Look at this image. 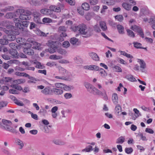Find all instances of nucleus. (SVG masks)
Segmentation results:
<instances>
[{
  "instance_id": "f257e3e1",
  "label": "nucleus",
  "mask_w": 155,
  "mask_h": 155,
  "mask_svg": "<svg viewBox=\"0 0 155 155\" xmlns=\"http://www.w3.org/2000/svg\"><path fill=\"white\" fill-rule=\"evenodd\" d=\"M6 29H4L3 31L6 33V36L7 37L6 38L8 39V41L15 40L16 38L15 35L18 33V32L13 30L16 29H14V27L13 26L10 25H6Z\"/></svg>"
},
{
  "instance_id": "f03ea898",
  "label": "nucleus",
  "mask_w": 155,
  "mask_h": 155,
  "mask_svg": "<svg viewBox=\"0 0 155 155\" xmlns=\"http://www.w3.org/2000/svg\"><path fill=\"white\" fill-rule=\"evenodd\" d=\"M15 13L20 14L19 17L20 19L24 20H28L30 18V16L31 15V12L28 10L23 9H17Z\"/></svg>"
},
{
  "instance_id": "7ed1b4c3",
  "label": "nucleus",
  "mask_w": 155,
  "mask_h": 155,
  "mask_svg": "<svg viewBox=\"0 0 155 155\" xmlns=\"http://www.w3.org/2000/svg\"><path fill=\"white\" fill-rule=\"evenodd\" d=\"M89 93L94 95H101L102 96L103 99L105 101L108 100L107 96L104 89H103V91H101L94 86Z\"/></svg>"
},
{
  "instance_id": "20e7f679",
  "label": "nucleus",
  "mask_w": 155,
  "mask_h": 155,
  "mask_svg": "<svg viewBox=\"0 0 155 155\" xmlns=\"http://www.w3.org/2000/svg\"><path fill=\"white\" fill-rule=\"evenodd\" d=\"M37 88L42 90L41 92L44 95H49L52 94V88L49 86H47L45 87L42 85H38L37 87Z\"/></svg>"
},
{
  "instance_id": "39448f33",
  "label": "nucleus",
  "mask_w": 155,
  "mask_h": 155,
  "mask_svg": "<svg viewBox=\"0 0 155 155\" xmlns=\"http://www.w3.org/2000/svg\"><path fill=\"white\" fill-rule=\"evenodd\" d=\"M13 20L15 23V25L18 28L23 30L24 27H27L28 25V22L27 21H21L18 18H15Z\"/></svg>"
},
{
  "instance_id": "423d86ee",
  "label": "nucleus",
  "mask_w": 155,
  "mask_h": 155,
  "mask_svg": "<svg viewBox=\"0 0 155 155\" xmlns=\"http://www.w3.org/2000/svg\"><path fill=\"white\" fill-rule=\"evenodd\" d=\"M32 45L29 43L25 44V46L23 47V51L25 54L29 55H33L34 54V50L31 48Z\"/></svg>"
},
{
  "instance_id": "0eeeda50",
  "label": "nucleus",
  "mask_w": 155,
  "mask_h": 155,
  "mask_svg": "<svg viewBox=\"0 0 155 155\" xmlns=\"http://www.w3.org/2000/svg\"><path fill=\"white\" fill-rule=\"evenodd\" d=\"M83 26L84 27V28L83 29L82 34L85 35L86 37H89L92 35L93 33V29L89 27L87 28L86 27V25L84 24Z\"/></svg>"
},
{
  "instance_id": "6e6552de",
  "label": "nucleus",
  "mask_w": 155,
  "mask_h": 155,
  "mask_svg": "<svg viewBox=\"0 0 155 155\" xmlns=\"http://www.w3.org/2000/svg\"><path fill=\"white\" fill-rule=\"evenodd\" d=\"M83 25L84 24H82L78 26H72L71 28L74 32H78L82 34L83 29L85 28Z\"/></svg>"
},
{
  "instance_id": "1a4fd4ad",
  "label": "nucleus",
  "mask_w": 155,
  "mask_h": 155,
  "mask_svg": "<svg viewBox=\"0 0 155 155\" xmlns=\"http://www.w3.org/2000/svg\"><path fill=\"white\" fill-rule=\"evenodd\" d=\"M9 54L13 58H18L19 54L15 49H11L9 51Z\"/></svg>"
},
{
  "instance_id": "9d476101",
  "label": "nucleus",
  "mask_w": 155,
  "mask_h": 155,
  "mask_svg": "<svg viewBox=\"0 0 155 155\" xmlns=\"http://www.w3.org/2000/svg\"><path fill=\"white\" fill-rule=\"evenodd\" d=\"M138 61L140 65V71L143 72H145V69L146 68V65L144 61L141 59H138Z\"/></svg>"
},
{
  "instance_id": "9b49d317",
  "label": "nucleus",
  "mask_w": 155,
  "mask_h": 155,
  "mask_svg": "<svg viewBox=\"0 0 155 155\" xmlns=\"http://www.w3.org/2000/svg\"><path fill=\"white\" fill-rule=\"evenodd\" d=\"M84 69L88 70L91 71H98L99 67L95 65H85L84 66Z\"/></svg>"
},
{
  "instance_id": "f8f14e48",
  "label": "nucleus",
  "mask_w": 155,
  "mask_h": 155,
  "mask_svg": "<svg viewBox=\"0 0 155 155\" xmlns=\"http://www.w3.org/2000/svg\"><path fill=\"white\" fill-rule=\"evenodd\" d=\"M58 46L52 44L51 45V46L48 48V50L50 53H53L55 52L58 48Z\"/></svg>"
},
{
  "instance_id": "ddd939ff",
  "label": "nucleus",
  "mask_w": 155,
  "mask_h": 155,
  "mask_svg": "<svg viewBox=\"0 0 155 155\" xmlns=\"http://www.w3.org/2000/svg\"><path fill=\"white\" fill-rule=\"evenodd\" d=\"M28 2L31 5L35 6H39L41 5V3L40 0H29Z\"/></svg>"
},
{
  "instance_id": "4468645a",
  "label": "nucleus",
  "mask_w": 155,
  "mask_h": 155,
  "mask_svg": "<svg viewBox=\"0 0 155 155\" xmlns=\"http://www.w3.org/2000/svg\"><path fill=\"white\" fill-rule=\"evenodd\" d=\"M149 23L153 24L151 26L152 28L153 29L155 30V15H153L150 17L149 20Z\"/></svg>"
},
{
  "instance_id": "2eb2a0df",
  "label": "nucleus",
  "mask_w": 155,
  "mask_h": 155,
  "mask_svg": "<svg viewBox=\"0 0 155 155\" xmlns=\"http://www.w3.org/2000/svg\"><path fill=\"white\" fill-rule=\"evenodd\" d=\"M52 94L54 93L55 94L59 95L62 94L63 92V90L57 88H52Z\"/></svg>"
},
{
  "instance_id": "dca6fc26",
  "label": "nucleus",
  "mask_w": 155,
  "mask_h": 155,
  "mask_svg": "<svg viewBox=\"0 0 155 155\" xmlns=\"http://www.w3.org/2000/svg\"><path fill=\"white\" fill-rule=\"evenodd\" d=\"M90 56L94 60L98 61L99 60V58L97 54L94 52H91L89 54Z\"/></svg>"
},
{
  "instance_id": "f3484780",
  "label": "nucleus",
  "mask_w": 155,
  "mask_h": 155,
  "mask_svg": "<svg viewBox=\"0 0 155 155\" xmlns=\"http://www.w3.org/2000/svg\"><path fill=\"white\" fill-rule=\"evenodd\" d=\"M2 122L3 126L5 125V126L7 127H6V129H7L9 128L8 127H7L10 126L12 124V122L10 121L4 119L2 120Z\"/></svg>"
},
{
  "instance_id": "a211bd4d",
  "label": "nucleus",
  "mask_w": 155,
  "mask_h": 155,
  "mask_svg": "<svg viewBox=\"0 0 155 155\" xmlns=\"http://www.w3.org/2000/svg\"><path fill=\"white\" fill-rule=\"evenodd\" d=\"M84 85L87 89V91L89 92L91 91L94 87L92 84L87 82H85L84 83Z\"/></svg>"
},
{
  "instance_id": "6ab92c4d",
  "label": "nucleus",
  "mask_w": 155,
  "mask_h": 155,
  "mask_svg": "<svg viewBox=\"0 0 155 155\" xmlns=\"http://www.w3.org/2000/svg\"><path fill=\"white\" fill-rule=\"evenodd\" d=\"M6 38H7V37L6 36V35H5L3 37V38L0 39V44L5 45H7L8 43V40Z\"/></svg>"
},
{
  "instance_id": "aec40b11",
  "label": "nucleus",
  "mask_w": 155,
  "mask_h": 155,
  "mask_svg": "<svg viewBox=\"0 0 155 155\" xmlns=\"http://www.w3.org/2000/svg\"><path fill=\"white\" fill-rule=\"evenodd\" d=\"M122 5L123 7L126 10L130 11L131 9V5L129 4L128 2H123Z\"/></svg>"
},
{
  "instance_id": "412c9836",
  "label": "nucleus",
  "mask_w": 155,
  "mask_h": 155,
  "mask_svg": "<svg viewBox=\"0 0 155 155\" xmlns=\"http://www.w3.org/2000/svg\"><path fill=\"white\" fill-rule=\"evenodd\" d=\"M16 41L18 43H19L23 45V47L25 46V44L27 43L25 42V40L23 38L20 37L16 39Z\"/></svg>"
},
{
  "instance_id": "4be33fe9",
  "label": "nucleus",
  "mask_w": 155,
  "mask_h": 155,
  "mask_svg": "<svg viewBox=\"0 0 155 155\" xmlns=\"http://www.w3.org/2000/svg\"><path fill=\"white\" fill-rule=\"evenodd\" d=\"M52 142L54 144L57 145H63L64 144V142L61 140L59 139H54L52 140Z\"/></svg>"
},
{
  "instance_id": "5701e85b",
  "label": "nucleus",
  "mask_w": 155,
  "mask_h": 155,
  "mask_svg": "<svg viewBox=\"0 0 155 155\" xmlns=\"http://www.w3.org/2000/svg\"><path fill=\"white\" fill-rule=\"evenodd\" d=\"M40 12L45 15H48L51 14V11L48 9L44 8L41 9L40 11Z\"/></svg>"
},
{
  "instance_id": "b1692460",
  "label": "nucleus",
  "mask_w": 155,
  "mask_h": 155,
  "mask_svg": "<svg viewBox=\"0 0 155 155\" xmlns=\"http://www.w3.org/2000/svg\"><path fill=\"white\" fill-rule=\"evenodd\" d=\"M125 78L130 81L134 82L137 81L136 79L133 75L131 74H127L125 76Z\"/></svg>"
},
{
  "instance_id": "393cba45",
  "label": "nucleus",
  "mask_w": 155,
  "mask_h": 155,
  "mask_svg": "<svg viewBox=\"0 0 155 155\" xmlns=\"http://www.w3.org/2000/svg\"><path fill=\"white\" fill-rule=\"evenodd\" d=\"M14 8L12 6H7L5 7L4 8L1 10L2 12H6L13 10Z\"/></svg>"
},
{
  "instance_id": "a878e982",
  "label": "nucleus",
  "mask_w": 155,
  "mask_h": 155,
  "mask_svg": "<svg viewBox=\"0 0 155 155\" xmlns=\"http://www.w3.org/2000/svg\"><path fill=\"white\" fill-rule=\"evenodd\" d=\"M131 29L134 31H136L138 33L142 30L141 28L137 25H134L131 27Z\"/></svg>"
},
{
  "instance_id": "bb28decb",
  "label": "nucleus",
  "mask_w": 155,
  "mask_h": 155,
  "mask_svg": "<svg viewBox=\"0 0 155 155\" xmlns=\"http://www.w3.org/2000/svg\"><path fill=\"white\" fill-rule=\"evenodd\" d=\"M100 26L103 31H105L107 30V28L106 23L104 21L100 22Z\"/></svg>"
},
{
  "instance_id": "cd10ccee",
  "label": "nucleus",
  "mask_w": 155,
  "mask_h": 155,
  "mask_svg": "<svg viewBox=\"0 0 155 155\" xmlns=\"http://www.w3.org/2000/svg\"><path fill=\"white\" fill-rule=\"evenodd\" d=\"M117 28L118 32L120 34H123L124 33V28L122 25H117Z\"/></svg>"
},
{
  "instance_id": "c85d7f7f",
  "label": "nucleus",
  "mask_w": 155,
  "mask_h": 155,
  "mask_svg": "<svg viewBox=\"0 0 155 155\" xmlns=\"http://www.w3.org/2000/svg\"><path fill=\"white\" fill-rule=\"evenodd\" d=\"M112 99L115 104H117V103L118 98L117 95L116 94L114 93L113 94L112 96Z\"/></svg>"
},
{
  "instance_id": "c756f323",
  "label": "nucleus",
  "mask_w": 155,
  "mask_h": 155,
  "mask_svg": "<svg viewBox=\"0 0 155 155\" xmlns=\"http://www.w3.org/2000/svg\"><path fill=\"white\" fill-rule=\"evenodd\" d=\"M62 58V57L59 55H57L55 54L51 55L49 57V58L52 60H58Z\"/></svg>"
},
{
  "instance_id": "7c9ffc66",
  "label": "nucleus",
  "mask_w": 155,
  "mask_h": 155,
  "mask_svg": "<svg viewBox=\"0 0 155 155\" xmlns=\"http://www.w3.org/2000/svg\"><path fill=\"white\" fill-rule=\"evenodd\" d=\"M13 100L14 101V103L19 106H22L24 105V104L22 101L17 99L16 97H14Z\"/></svg>"
},
{
  "instance_id": "2f4dec72",
  "label": "nucleus",
  "mask_w": 155,
  "mask_h": 155,
  "mask_svg": "<svg viewBox=\"0 0 155 155\" xmlns=\"http://www.w3.org/2000/svg\"><path fill=\"white\" fill-rule=\"evenodd\" d=\"M15 16V14L14 13H7L5 16V18H12Z\"/></svg>"
},
{
  "instance_id": "473e14b6",
  "label": "nucleus",
  "mask_w": 155,
  "mask_h": 155,
  "mask_svg": "<svg viewBox=\"0 0 155 155\" xmlns=\"http://www.w3.org/2000/svg\"><path fill=\"white\" fill-rule=\"evenodd\" d=\"M82 8L85 10H88L90 9V6L87 3H83L81 5Z\"/></svg>"
},
{
  "instance_id": "72a5a7b5",
  "label": "nucleus",
  "mask_w": 155,
  "mask_h": 155,
  "mask_svg": "<svg viewBox=\"0 0 155 155\" xmlns=\"http://www.w3.org/2000/svg\"><path fill=\"white\" fill-rule=\"evenodd\" d=\"M25 80L23 79H18L17 80H14L13 81V82L15 84H21L25 82Z\"/></svg>"
},
{
  "instance_id": "f704fd0d",
  "label": "nucleus",
  "mask_w": 155,
  "mask_h": 155,
  "mask_svg": "<svg viewBox=\"0 0 155 155\" xmlns=\"http://www.w3.org/2000/svg\"><path fill=\"white\" fill-rule=\"evenodd\" d=\"M115 18L116 20H117L120 22L124 20L123 16L121 15H116L115 16Z\"/></svg>"
},
{
  "instance_id": "c9c22d12",
  "label": "nucleus",
  "mask_w": 155,
  "mask_h": 155,
  "mask_svg": "<svg viewBox=\"0 0 155 155\" xmlns=\"http://www.w3.org/2000/svg\"><path fill=\"white\" fill-rule=\"evenodd\" d=\"M100 72L101 74V76L102 77H104L107 75V74L103 68H101L100 69L99 68L98 70Z\"/></svg>"
},
{
  "instance_id": "e433bc0d",
  "label": "nucleus",
  "mask_w": 155,
  "mask_h": 155,
  "mask_svg": "<svg viewBox=\"0 0 155 155\" xmlns=\"http://www.w3.org/2000/svg\"><path fill=\"white\" fill-rule=\"evenodd\" d=\"M11 86V87L14 88L15 89H17V90L21 91L22 90V88L21 86L17 84H12Z\"/></svg>"
},
{
  "instance_id": "4c0bfd02",
  "label": "nucleus",
  "mask_w": 155,
  "mask_h": 155,
  "mask_svg": "<svg viewBox=\"0 0 155 155\" xmlns=\"http://www.w3.org/2000/svg\"><path fill=\"white\" fill-rule=\"evenodd\" d=\"M128 35L131 37L134 38L135 35L134 32L131 30L128 29L127 30Z\"/></svg>"
},
{
  "instance_id": "58836bf2",
  "label": "nucleus",
  "mask_w": 155,
  "mask_h": 155,
  "mask_svg": "<svg viewBox=\"0 0 155 155\" xmlns=\"http://www.w3.org/2000/svg\"><path fill=\"white\" fill-rule=\"evenodd\" d=\"M134 46L135 48H142V45L141 43H138L137 42H133Z\"/></svg>"
},
{
  "instance_id": "ea45409f",
  "label": "nucleus",
  "mask_w": 155,
  "mask_h": 155,
  "mask_svg": "<svg viewBox=\"0 0 155 155\" xmlns=\"http://www.w3.org/2000/svg\"><path fill=\"white\" fill-rule=\"evenodd\" d=\"M113 69L115 71L118 72H120L122 71V70L121 68L118 66H114L112 67Z\"/></svg>"
},
{
  "instance_id": "a19ab883",
  "label": "nucleus",
  "mask_w": 155,
  "mask_h": 155,
  "mask_svg": "<svg viewBox=\"0 0 155 155\" xmlns=\"http://www.w3.org/2000/svg\"><path fill=\"white\" fill-rule=\"evenodd\" d=\"M124 137H123L121 136L117 139V143H118L122 144L124 141Z\"/></svg>"
},
{
  "instance_id": "79ce46f5",
  "label": "nucleus",
  "mask_w": 155,
  "mask_h": 155,
  "mask_svg": "<svg viewBox=\"0 0 155 155\" xmlns=\"http://www.w3.org/2000/svg\"><path fill=\"white\" fill-rule=\"evenodd\" d=\"M126 153L128 154H130L133 151V149L131 147H126L125 150Z\"/></svg>"
},
{
  "instance_id": "37998d69",
  "label": "nucleus",
  "mask_w": 155,
  "mask_h": 155,
  "mask_svg": "<svg viewBox=\"0 0 155 155\" xmlns=\"http://www.w3.org/2000/svg\"><path fill=\"white\" fill-rule=\"evenodd\" d=\"M93 28V31L94 30L96 32L98 33L100 32L101 31L98 24H96L94 26Z\"/></svg>"
},
{
  "instance_id": "c03bdc74",
  "label": "nucleus",
  "mask_w": 155,
  "mask_h": 155,
  "mask_svg": "<svg viewBox=\"0 0 155 155\" xmlns=\"http://www.w3.org/2000/svg\"><path fill=\"white\" fill-rule=\"evenodd\" d=\"M90 147H86V148L84 149H83L82 150V152H90L91 151L93 150V149L92 148V146H89Z\"/></svg>"
},
{
  "instance_id": "a18cd8bd",
  "label": "nucleus",
  "mask_w": 155,
  "mask_h": 155,
  "mask_svg": "<svg viewBox=\"0 0 155 155\" xmlns=\"http://www.w3.org/2000/svg\"><path fill=\"white\" fill-rule=\"evenodd\" d=\"M78 39L75 38H71L70 41V43L71 44L74 45L78 41Z\"/></svg>"
},
{
  "instance_id": "49530a36",
  "label": "nucleus",
  "mask_w": 155,
  "mask_h": 155,
  "mask_svg": "<svg viewBox=\"0 0 155 155\" xmlns=\"http://www.w3.org/2000/svg\"><path fill=\"white\" fill-rule=\"evenodd\" d=\"M57 50L58 52L61 54H65L66 53L65 50L61 48H60L58 49H57Z\"/></svg>"
},
{
  "instance_id": "de8ad7c7",
  "label": "nucleus",
  "mask_w": 155,
  "mask_h": 155,
  "mask_svg": "<svg viewBox=\"0 0 155 155\" xmlns=\"http://www.w3.org/2000/svg\"><path fill=\"white\" fill-rule=\"evenodd\" d=\"M42 21L45 23H50L52 22V20L49 18H44L42 19Z\"/></svg>"
},
{
  "instance_id": "09e8293b",
  "label": "nucleus",
  "mask_w": 155,
  "mask_h": 155,
  "mask_svg": "<svg viewBox=\"0 0 155 155\" xmlns=\"http://www.w3.org/2000/svg\"><path fill=\"white\" fill-rule=\"evenodd\" d=\"M121 109V107L119 104H117L115 107V111L118 114L120 111Z\"/></svg>"
},
{
  "instance_id": "8fccbe9b",
  "label": "nucleus",
  "mask_w": 155,
  "mask_h": 155,
  "mask_svg": "<svg viewBox=\"0 0 155 155\" xmlns=\"http://www.w3.org/2000/svg\"><path fill=\"white\" fill-rule=\"evenodd\" d=\"M46 65L50 67H52L54 66H56L57 65L56 62L53 61L48 62L47 63Z\"/></svg>"
},
{
  "instance_id": "3c124183",
  "label": "nucleus",
  "mask_w": 155,
  "mask_h": 155,
  "mask_svg": "<svg viewBox=\"0 0 155 155\" xmlns=\"http://www.w3.org/2000/svg\"><path fill=\"white\" fill-rule=\"evenodd\" d=\"M59 72L62 74L64 75L66 73V70L62 67H60L59 68Z\"/></svg>"
},
{
  "instance_id": "603ef678",
  "label": "nucleus",
  "mask_w": 155,
  "mask_h": 155,
  "mask_svg": "<svg viewBox=\"0 0 155 155\" xmlns=\"http://www.w3.org/2000/svg\"><path fill=\"white\" fill-rule=\"evenodd\" d=\"M15 143L16 144L18 145H24L23 142L18 139H17L15 140Z\"/></svg>"
},
{
  "instance_id": "864d4df0",
  "label": "nucleus",
  "mask_w": 155,
  "mask_h": 155,
  "mask_svg": "<svg viewBox=\"0 0 155 155\" xmlns=\"http://www.w3.org/2000/svg\"><path fill=\"white\" fill-rule=\"evenodd\" d=\"M7 102L2 101L0 102V109H1L3 107L7 106Z\"/></svg>"
},
{
  "instance_id": "5fc2aeb1",
  "label": "nucleus",
  "mask_w": 155,
  "mask_h": 155,
  "mask_svg": "<svg viewBox=\"0 0 155 155\" xmlns=\"http://www.w3.org/2000/svg\"><path fill=\"white\" fill-rule=\"evenodd\" d=\"M126 2H129V4L132 5H135L136 4V2L134 0H126Z\"/></svg>"
},
{
  "instance_id": "6e6d98bb",
  "label": "nucleus",
  "mask_w": 155,
  "mask_h": 155,
  "mask_svg": "<svg viewBox=\"0 0 155 155\" xmlns=\"http://www.w3.org/2000/svg\"><path fill=\"white\" fill-rule=\"evenodd\" d=\"M37 34L38 35H39L41 36H46V34H45L44 32L41 31L40 30H38L37 31Z\"/></svg>"
},
{
  "instance_id": "4d7b16f0",
  "label": "nucleus",
  "mask_w": 155,
  "mask_h": 155,
  "mask_svg": "<svg viewBox=\"0 0 155 155\" xmlns=\"http://www.w3.org/2000/svg\"><path fill=\"white\" fill-rule=\"evenodd\" d=\"M55 86L57 88L63 89V84L61 83H56L55 84Z\"/></svg>"
},
{
  "instance_id": "13d9d810",
  "label": "nucleus",
  "mask_w": 155,
  "mask_h": 155,
  "mask_svg": "<svg viewBox=\"0 0 155 155\" xmlns=\"http://www.w3.org/2000/svg\"><path fill=\"white\" fill-rule=\"evenodd\" d=\"M71 87L72 86H67L63 84V89L66 91H70L71 90Z\"/></svg>"
},
{
  "instance_id": "bf43d9fd",
  "label": "nucleus",
  "mask_w": 155,
  "mask_h": 155,
  "mask_svg": "<svg viewBox=\"0 0 155 155\" xmlns=\"http://www.w3.org/2000/svg\"><path fill=\"white\" fill-rule=\"evenodd\" d=\"M70 43L68 41H66L63 42V46L66 48H67L70 46Z\"/></svg>"
},
{
  "instance_id": "052dcab7",
  "label": "nucleus",
  "mask_w": 155,
  "mask_h": 155,
  "mask_svg": "<svg viewBox=\"0 0 155 155\" xmlns=\"http://www.w3.org/2000/svg\"><path fill=\"white\" fill-rule=\"evenodd\" d=\"M9 92L12 94H17L18 93V92L15 89L12 88L10 89L9 91Z\"/></svg>"
},
{
  "instance_id": "680f3d73",
  "label": "nucleus",
  "mask_w": 155,
  "mask_h": 155,
  "mask_svg": "<svg viewBox=\"0 0 155 155\" xmlns=\"http://www.w3.org/2000/svg\"><path fill=\"white\" fill-rule=\"evenodd\" d=\"M9 46L11 49H15V48H17V45L16 43H11L9 44Z\"/></svg>"
},
{
  "instance_id": "e2e57ef3",
  "label": "nucleus",
  "mask_w": 155,
  "mask_h": 155,
  "mask_svg": "<svg viewBox=\"0 0 155 155\" xmlns=\"http://www.w3.org/2000/svg\"><path fill=\"white\" fill-rule=\"evenodd\" d=\"M65 1L71 5H74L75 4L74 0H65Z\"/></svg>"
},
{
  "instance_id": "0e129e2a",
  "label": "nucleus",
  "mask_w": 155,
  "mask_h": 155,
  "mask_svg": "<svg viewBox=\"0 0 155 155\" xmlns=\"http://www.w3.org/2000/svg\"><path fill=\"white\" fill-rule=\"evenodd\" d=\"M34 21L36 23L41 24V20L39 17H35L34 18Z\"/></svg>"
},
{
  "instance_id": "69168bd1",
  "label": "nucleus",
  "mask_w": 155,
  "mask_h": 155,
  "mask_svg": "<svg viewBox=\"0 0 155 155\" xmlns=\"http://www.w3.org/2000/svg\"><path fill=\"white\" fill-rule=\"evenodd\" d=\"M66 31V28L64 26H61L58 28V31L60 32L62 31L65 32Z\"/></svg>"
},
{
  "instance_id": "338daca9",
  "label": "nucleus",
  "mask_w": 155,
  "mask_h": 155,
  "mask_svg": "<svg viewBox=\"0 0 155 155\" xmlns=\"http://www.w3.org/2000/svg\"><path fill=\"white\" fill-rule=\"evenodd\" d=\"M64 96L66 99H69L72 97V94L70 93H66L64 94Z\"/></svg>"
},
{
  "instance_id": "774afa93",
  "label": "nucleus",
  "mask_w": 155,
  "mask_h": 155,
  "mask_svg": "<svg viewBox=\"0 0 155 155\" xmlns=\"http://www.w3.org/2000/svg\"><path fill=\"white\" fill-rule=\"evenodd\" d=\"M33 15L34 18L39 17L40 16V14L39 12L36 11L33 12Z\"/></svg>"
}]
</instances>
